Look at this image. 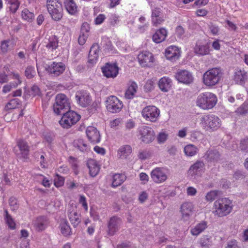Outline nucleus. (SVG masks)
I'll use <instances>...</instances> for the list:
<instances>
[{
	"label": "nucleus",
	"mask_w": 248,
	"mask_h": 248,
	"mask_svg": "<svg viewBox=\"0 0 248 248\" xmlns=\"http://www.w3.org/2000/svg\"><path fill=\"white\" fill-rule=\"evenodd\" d=\"M233 204L228 198H221L214 203L213 213L215 216L223 217L229 215L232 211Z\"/></svg>",
	"instance_id": "obj_1"
},
{
	"label": "nucleus",
	"mask_w": 248,
	"mask_h": 248,
	"mask_svg": "<svg viewBox=\"0 0 248 248\" xmlns=\"http://www.w3.org/2000/svg\"><path fill=\"white\" fill-rule=\"evenodd\" d=\"M199 124L206 130L215 131L221 127L222 122L214 114H205L200 116Z\"/></svg>",
	"instance_id": "obj_2"
},
{
	"label": "nucleus",
	"mask_w": 248,
	"mask_h": 248,
	"mask_svg": "<svg viewBox=\"0 0 248 248\" xmlns=\"http://www.w3.org/2000/svg\"><path fill=\"white\" fill-rule=\"evenodd\" d=\"M217 101V96L210 92H205L200 93L197 97L196 106L203 110L212 108L216 105Z\"/></svg>",
	"instance_id": "obj_3"
},
{
	"label": "nucleus",
	"mask_w": 248,
	"mask_h": 248,
	"mask_svg": "<svg viewBox=\"0 0 248 248\" xmlns=\"http://www.w3.org/2000/svg\"><path fill=\"white\" fill-rule=\"evenodd\" d=\"M222 76L219 68L215 67L206 71L202 76V82L208 87H212L218 83Z\"/></svg>",
	"instance_id": "obj_4"
},
{
	"label": "nucleus",
	"mask_w": 248,
	"mask_h": 248,
	"mask_svg": "<svg viewBox=\"0 0 248 248\" xmlns=\"http://www.w3.org/2000/svg\"><path fill=\"white\" fill-rule=\"evenodd\" d=\"M205 172V164L202 161L198 160L192 164L187 171V176L192 180L198 181Z\"/></svg>",
	"instance_id": "obj_5"
},
{
	"label": "nucleus",
	"mask_w": 248,
	"mask_h": 248,
	"mask_svg": "<svg viewBox=\"0 0 248 248\" xmlns=\"http://www.w3.org/2000/svg\"><path fill=\"white\" fill-rule=\"evenodd\" d=\"M59 121L60 125L64 128H69L76 124L80 119V115L73 110H67L62 113Z\"/></svg>",
	"instance_id": "obj_6"
},
{
	"label": "nucleus",
	"mask_w": 248,
	"mask_h": 248,
	"mask_svg": "<svg viewBox=\"0 0 248 248\" xmlns=\"http://www.w3.org/2000/svg\"><path fill=\"white\" fill-rule=\"evenodd\" d=\"M70 108V102L66 96L62 93L58 94L56 97V102L53 105V110L57 114H61Z\"/></svg>",
	"instance_id": "obj_7"
},
{
	"label": "nucleus",
	"mask_w": 248,
	"mask_h": 248,
	"mask_svg": "<svg viewBox=\"0 0 248 248\" xmlns=\"http://www.w3.org/2000/svg\"><path fill=\"white\" fill-rule=\"evenodd\" d=\"M137 136L141 142L150 143L155 140V132L150 126L142 125L138 128Z\"/></svg>",
	"instance_id": "obj_8"
},
{
	"label": "nucleus",
	"mask_w": 248,
	"mask_h": 248,
	"mask_svg": "<svg viewBox=\"0 0 248 248\" xmlns=\"http://www.w3.org/2000/svg\"><path fill=\"white\" fill-rule=\"evenodd\" d=\"M169 170L164 167H156L150 173L152 181L155 184H159L165 182L168 178Z\"/></svg>",
	"instance_id": "obj_9"
},
{
	"label": "nucleus",
	"mask_w": 248,
	"mask_h": 248,
	"mask_svg": "<svg viewBox=\"0 0 248 248\" xmlns=\"http://www.w3.org/2000/svg\"><path fill=\"white\" fill-rule=\"evenodd\" d=\"M160 115V110L154 106H148L144 107L141 111L142 117L147 121L155 122Z\"/></svg>",
	"instance_id": "obj_10"
},
{
	"label": "nucleus",
	"mask_w": 248,
	"mask_h": 248,
	"mask_svg": "<svg viewBox=\"0 0 248 248\" xmlns=\"http://www.w3.org/2000/svg\"><path fill=\"white\" fill-rule=\"evenodd\" d=\"M107 110L111 113L120 112L123 107V103L118 98L114 95L108 96L106 101Z\"/></svg>",
	"instance_id": "obj_11"
},
{
	"label": "nucleus",
	"mask_w": 248,
	"mask_h": 248,
	"mask_svg": "<svg viewBox=\"0 0 248 248\" xmlns=\"http://www.w3.org/2000/svg\"><path fill=\"white\" fill-rule=\"evenodd\" d=\"M137 59L140 65L142 67H151L154 65L155 59L154 55L148 51L140 52Z\"/></svg>",
	"instance_id": "obj_12"
},
{
	"label": "nucleus",
	"mask_w": 248,
	"mask_h": 248,
	"mask_svg": "<svg viewBox=\"0 0 248 248\" xmlns=\"http://www.w3.org/2000/svg\"><path fill=\"white\" fill-rule=\"evenodd\" d=\"M65 69V64L61 62H52L45 67L48 74L53 77L59 76L63 73Z\"/></svg>",
	"instance_id": "obj_13"
},
{
	"label": "nucleus",
	"mask_w": 248,
	"mask_h": 248,
	"mask_svg": "<svg viewBox=\"0 0 248 248\" xmlns=\"http://www.w3.org/2000/svg\"><path fill=\"white\" fill-rule=\"evenodd\" d=\"M76 99L78 104L82 107H86L92 102V97L90 93L86 91H79L76 93Z\"/></svg>",
	"instance_id": "obj_14"
},
{
	"label": "nucleus",
	"mask_w": 248,
	"mask_h": 248,
	"mask_svg": "<svg viewBox=\"0 0 248 248\" xmlns=\"http://www.w3.org/2000/svg\"><path fill=\"white\" fill-rule=\"evenodd\" d=\"M119 67L115 63H107L102 68V71L104 76L107 78H114L119 73Z\"/></svg>",
	"instance_id": "obj_15"
},
{
	"label": "nucleus",
	"mask_w": 248,
	"mask_h": 248,
	"mask_svg": "<svg viewBox=\"0 0 248 248\" xmlns=\"http://www.w3.org/2000/svg\"><path fill=\"white\" fill-rule=\"evenodd\" d=\"M165 56L167 60L175 62L181 55L180 48L175 46H170L165 49Z\"/></svg>",
	"instance_id": "obj_16"
},
{
	"label": "nucleus",
	"mask_w": 248,
	"mask_h": 248,
	"mask_svg": "<svg viewBox=\"0 0 248 248\" xmlns=\"http://www.w3.org/2000/svg\"><path fill=\"white\" fill-rule=\"evenodd\" d=\"M10 75L11 76V78L15 79L16 81L13 82H10L9 84H6L3 87L2 91L4 93H9L12 89L16 88L22 83L20 76L18 73L11 72Z\"/></svg>",
	"instance_id": "obj_17"
},
{
	"label": "nucleus",
	"mask_w": 248,
	"mask_h": 248,
	"mask_svg": "<svg viewBox=\"0 0 248 248\" xmlns=\"http://www.w3.org/2000/svg\"><path fill=\"white\" fill-rule=\"evenodd\" d=\"M175 78L179 82L185 84H189L193 81L194 78L192 74L187 70H181L178 72Z\"/></svg>",
	"instance_id": "obj_18"
},
{
	"label": "nucleus",
	"mask_w": 248,
	"mask_h": 248,
	"mask_svg": "<svg viewBox=\"0 0 248 248\" xmlns=\"http://www.w3.org/2000/svg\"><path fill=\"white\" fill-rule=\"evenodd\" d=\"M121 224L122 220L119 217L115 216L111 217L108 225V234L110 235H113L118 231Z\"/></svg>",
	"instance_id": "obj_19"
},
{
	"label": "nucleus",
	"mask_w": 248,
	"mask_h": 248,
	"mask_svg": "<svg viewBox=\"0 0 248 248\" xmlns=\"http://www.w3.org/2000/svg\"><path fill=\"white\" fill-rule=\"evenodd\" d=\"M194 205L191 202H185L181 206V213L182 218L185 221L189 219L193 213Z\"/></svg>",
	"instance_id": "obj_20"
},
{
	"label": "nucleus",
	"mask_w": 248,
	"mask_h": 248,
	"mask_svg": "<svg viewBox=\"0 0 248 248\" xmlns=\"http://www.w3.org/2000/svg\"><path fill=\"white\" fill-rule=\"evenodd\" d=\"M49 223L48 219L45 216H40L34 219L32 222V225L37 231L44 230Z\"/></svg>",
	"instance_id": "obj_21"
},
{
	"label": "nucleus",
	"mask_w": 248,
	"mask_h": 248,
	"mask_svg": "<svg viewBox=\"0 0 248 248\" xmlns=\"http://www.w3.org/2000/svg\"><path fill=\"white\" fill-rule=\"evenodd\" d=\"M68 217L70 221L74 227L77 226L81 221L80 215L77 211L75 205L72 206L68 210Z\"/></svg>",
	"instance_id": "obj_22"
},
{
	"label": "nucleus",
	"mask_w": 248,
	"mask_h": 248,
	"mask_svg": "<svg viewBox=\"0 0 248 248\" xmlns=\"http://www.w3.org/2000/svg\"><path fill=\"white\" fill-rule=\"evenodd\" d=\"M86 135L89 140L93 143L100 141V135L97 129L93 126H89L86 130Z\"/></svg>",
	"instance_id": "obj_23"
},
{
	"label": "nucleus",
	"mask_w": 248,
	"mask_h": 248,
	"mask_svg": "<svg viewBox=\"0 0 248 248\" xmlns=\"http://www.w3.org/2000/svg\"><path fill=\"white\" fill-rule=\"evenodd\" d=\"M211 50L209 44L197 42L194 48V52L199 56H204L209 54Z\"/></svg>",
	"instance_id": "obj_24"
},
{
	"label": "nucleus",
	"mask_w": 248,
	"mask_h": 248,
	"mask_svg": "<svg viewBox=\"0 0 248 248\" xmlns=\"http://www.w3.org/2000/svg\"><path fill=\"white\" fill-rule=\"evenodd\" d=\"M99 45L97 44H93L91 47L88 62L93 65L97 62L99 56Z\"/></svg>",
	"instance_id": "obj_25"
},
{
	"label": "nucleus",
	"mask_w": 248,
	"mask_h": 248,
	"mask_svg": "<svg viewBox=\"0 0 248 248\" xmlns=\"http://www.w3.org/2000/svg\"><path fill=\"white\" fill-rule=\"evenodd\" d=\"M138 88V85L135 82L130 81L124 93L125 98L127 99H133L136 96Z\"/></svg>",
	"instance_id": "obj_26"
},
{
	"label": "nucleus",
	"mask_w": 248,
	"mask_h": 248,
	"mask_svg": "<svg viewBox=\"0 0 248 248\" xmlns=\"http://www.w3.org/2000/svg\"><path fill=\"white\" fill-rule=\"evenodd\" d=\"M172 86V80L168 77L161 78L158 81L159 89L164 92H168Z\"/></svg>",
	"instance_id": "obj_27"
},
{
	"label": "nucleus",
	"mask_w": 248,
	"mask_h": 248,
	"mask_svg": "<svg viewBox=\"0 0 248 248\" xmlns=\"http://www.w3.org/2000/svg\"><path fill=\"white\" fill-rule=\"evenodd\" d=\"M207 228L206 221H202L196 224L190 230V233L193 236H198Z\"/></svg>",
	"instance_id": "obj_28"
},
{
	"label": "nucleus",
	"mask_w": 248,
	"mask_h": 248,
	"mask_svg": "<svg viewBox=\"0 0 248 248\" xmlns=\"http://www.w3.org/2000/svg\"><path fill=\"white\" fill-rule=\"evenodd\" d=\"M64 5L67 12L75 15L78 12V6L74 0H64Z\"/></svg>",
	"instance_id": "obj_29"
},
{
	"label": "nucleus",
	"mask_w": 248,
	"mask_h": 248,
	"mask_svg": "<svg viewBox=\"0 0 248 248\" xmlns=\"http://www.w3.org/2000/svg\"><path fill=\"white\" fill-rule=\"evenodd\" d=\"M167 35V31L164 28L157 30L153 36V40L156 43H159L164 41Z\"/></svg>",
	"instance_id": "obj_30"
},
{
	"label": "nucleus",
	"mask_w": 248,
	"mask_h": 248,
	"mask_svg": "<svg viewBox=\"0 0 248 248\" xmlns=\"http://www.w3.org/2000/svg\"><path fill=\"white\" fill-rule=\"evenodd\" d=\"M132 147L128 145L122 146L118 151V155L122 159L127 158L132 153Z\"/></svg>",
	"instance_id": "obj_31"
},
{
	"label": "nucleus",
	"mask_w": 248,
	"mask_h": 248,
	"mask_svg": "<svg viewBox=\"0 0 248 248\" xmlns=\"http://www.w3.org/2000/svg\"><path fill=\"white\" fill-rule=\"evenodd\" d=\"M14 46L13 41L10 39L5 40L1 42L0 45V52L3 54L7 53Z\"/></svg>",
	"instance_id": "obj_32"
},
{
	"label": "nucleus",
	"mask_w": 248,
	"mask_h": 248,
	"mask_svg": "<svg viewBox=\"0 0 248 248\" xmlns=\"http://www.w3.org/2000/svg\"><path fill=\"white\" fill-rule=\"evenodd\" d=\"M87 164L91 176L92 177L95 176L98 174L100 170L97 162L93 159H89L88 161Z\"/></svg>",
	"instance_id": "obj_33"
},
{
	"label": "nucleus",
	"mask_w": 248,
	"mask_h": 248,
	"mask_svg": "<svg viewBox=\"0 0 248 248\" xmlns=\"http://www.w3.org/2000/svg\"><path fill=\"white\" fill-rule=\"evenodd\" d=\"M17 146L20 150V154L23 157H26L29 154V148L27 142L22 140L17 141ZM19 154V153H17Z\"/></svg>",
	"instance_id": "obj_34"
},
{
	"label": "nucleus",
	"mask_w": 248,
	"mask_h": 248,
	"mask_svg": "<svg viewBox=\"0 0 248 248\" xmlns=\"http://www.w3.org/2000/svg\"><path fill=\"white\" fill-rule=\"evenodd\" d=\"M220 155L216 150L207 151L205 155V157L208 162L215 163L219 159Z\"/></svg>",
	"instance_id": "obj_35"
},
{
	"label": "nucleus",
	"mask_w": 248,
	"mask_h": 248,
	"mask_svg": "<svg viewBox=\"0 0 248 248\" xmlns=\"http://www.w3.org/2000/svg\"><path fill=\"white\" fill-rule=\"evenodd\" d=\"M49 14L50 15L52 18L55 21H59L62 17V7L56 9H50L47 10Z\"/></svg>",
	"instance_id": "obj_36"
},
{
	"label": "nucleus",
	"mask_w": 248,
	"mask_h": 248,
	"mask_svg": "<svg viewBox=\"0 0 248 248\" xmlns=\"http://www.w3.org/2000/svg\"><path fill=\"white\" fill-rule=\"evenodd\" d=\"M74 146L82 152H86L90 150L89 146L82 139H78L75 140Z\"/></svg>",
	"instance_id": "obj_37"
},
{
	"label": "nucleus",
	"mask_w": 248,
	"mask_h": 248,
	"mask_svg": "<svg viewBox=\"0 0 248 248\" xmlns=\"http://www.w3.org/2000/svg\"><path fill=\"white\" fill-rule=\"evenodd\" d=\"M61 233L65 236L71 234V229L67 221L65 219L62 220L60 224Z\"/></svg>",
	"instance_id": "obj_38"
},
{
	"label": "nucleus",
	"mask_w": 248,
	"mask_h": 248,
	"mask_svg": "<svg viewBox=\"0 0 248 248\" xmlns=\"http://www.w3.org/2000/svg\"><path fill=\"white\" fill-rule=\"evenodd\" d=\"M21 16L23 20L29 23L32 22L35 17L34 13L30 11L27 8H25L22 11Z\"/></svg>",
	"instance_id": "obj_39"
},
{
	"label": "nucleus",
	"mask_w": 248,
	"mask_h": 248,
	"mask_svg": "<svg viewBox=\"0 0 248 248\" xmlns=\"http://www.w3.org/2000/svg\"><path fill=\"white\" fill-rule=\"evenodd\" d=\"M126 180V176L123 174H115L113 176L112 186L116 187L120 186Z\"/></svg>",
	"instance_id": "obj_40"
},
{
	"label": "nucleus",
	"mask_w": 248,
	"mask_h": 248,
	"mask_svg": "<svg viewBox=\"0 0 248 248\" xmlns=\"http://www.w3.org/2000/svg\"><path fill=\"white\" fill-rule=\"evenodd\" d=\"M4 218L5 222L9 228L11 230H14L16 229V222L11 216L9 214L8 211L6 209L4 210Z\"/></svg>",
	"instance_id": "obj_41"
},
{
	"label": "nucleus",
	"mask_w": 248,
	"mask_h": 248,
	"mask_svg": "<svg viewBox=\"0 0 248 248\" xmlns=\"http://www.w3.org/2000/svg\"><path fill=\"white\" fill-rule=\"evenodd\" d=\"M184 151L186 156H193L197 154L198 149L196 146L190 144L185 147Z\"/></svg>",
	"instance_id": "obj_42"
},
{
	"label": "nucleus",
	"mask_w": 248,
	"mask_h": 248,
	"mask_svg": "<svg viewBox=\"0 0 248 248\" xmlns=\"http://www.w3.org/2000/svg\"><path fill=\"white\" fill-rule=\"evenodd\" d=\"M58 46V40L55 36L49 37L48 40V43L46 45V47L49 50L53 51L56 49Z\"/></svg>",
	"instance_id": "obj_43"
},
{
	"label": "nucleus",
	"mask_w": 248,
	"mask_h": 248,
	"mask_svg": "<svg viewBox=\"0 0 248 248\" xmlns=\"http://www.w3.org/2000/svg\"><path fill=\"white\" fill-rule=\"evenodd\" d=\"M247 77V73L244 71H239L235 73L234 80L239 84H243Z\"/></svg>",
	"instance_id": "obj_44"
},
{
	"label": "nucleus",
	"mask_w": 248,
	"mask_h": 248,
	"mask_svg": "<svg viewBox=\"0 0 248 248\" xmlns=\"http://www.w3.org/2000/svg\"><path fill=\"white\" fill-rule=\"evenodd\" d=\"M7 4L9 5V8L13 13H15L19 8L20 3L18 0H5Z\"/></svg>",
	"instance_id": "obj_45"
},
{
	"label": "nucleus",
	"mask_w": 248,
	"mask_h": 248,
	"mask_svg": "<svg viewBox=\"0 0 248 248\" xmlns=\"http://www.w3.org/2000/svg\"><path fill=\"white\" fill-rule=\"evenodd\" d=\"M46 6L47 10L50 9H56L62 8V4L58 0H47Z\"/></svg>",
	"instance_id": "obj_46"
},
{
	"label": "nucleus",
	"mask_w": 248,
	"mask_h": 248,
	"mask_svg": "<svg viewBox=\"0 0 248 248\" xmlns=\"http://www.w3.org/2000/svg\"><path fill=\"white\" fill-rule=\"evenodd\" d=\"M19 105V101L17 99L11 100L5 106V109L6 110L16 108Z\"/></svg>",
	"instance_id": "obj_47"
},
{
	"label": "nucleus",
	"mask_w": 248,
	"mask_h": 248,
	"mask_svg": "<svg viewBox=\"0 0 248 248\" xmlns=\"http://www.w3.org/2000/svg\"><path fill=\"white\" fill-rule=\"evenodd\" d=\"M219 193L218 190H211L206 194L205 200L207 202H211L215 200Z\"/></svg>",
	"instance_id": "obj_48"
},
{
	"label": "nucleus",
	"mask_w": 248,
	"mask_h": 248,
	"mask_svg": "<svg viewBox=\"0 0 248 248\" xmlns=\"http://www.w3.org/2000/svg\"><path fill=\"white\" fill-rule=\"evenodd\" d=\"M235 112L240 115H244L248 113V102H245L240 107L237 108Z\"/></svg>",
	"instance_id": "obj_49"
},
{
	"label": "nucleus",
	"mask_w": 248,
	"mask_h": 248,
	"mask_svg": "<svg viewBox=\"0 0 248 248\" xmlns=\"http://www.w3.org/2000/svg\"><path fill=\"white\" fill-rule=\"evenodd\" d=\"M168 134L165 132H160L157 137V140L159 143H164L168 139Z\"/></svg>",
	"instance_id": "obj_50"
},
{
	"label": "nucleus",
	"mask_w": 248,
	"mask_h": 248,
	"mask_svg": "<svg viewBox=\"0 0 248 248\" xmlns=\"http://www.w3.org/2000/svg\"><path fill=\"white\" fill-rule=\"evenodd\" d=\"M64 179L58 174L56 175L54 178V185L56 187H61L64 184Z\"/></svg>",
	"instance_id": "obj_51"
},
{
	"label": "nucleus",
	"mask_w": 248,
	"mask_h": 248,
	"mask_svg": "<svg viewBox=\"0 0 248 248\" xmlns=\"http://www.w3.org/2000/svg\"><path fill=\"white\" fill-rule=\"evenodd\" d=\"M119 16L116 14H112L108 19V22L110 25L114 26L119 23Z\"/></svg>",
	"instance_id": "obj_52"
},
{
	"label": "nucleus",
	"mask_w": 248,
	"mask_h": 248,
	"mask_svg": "<svg viewBox=\"0 0 248 248\" xmlns=\"http://www.w3.org/2000/svg\"><path fill=\"white\" fill-rule=\"evenodd\" d=\"M25 76L28 78H32L35 74L34 68L31 66L28 67L25 70Z\"/></svg>",
	"instance_id": "obj_53"
},
{
	"label": "nucleus",
	"mask_w": 248,
	"mask_h": 248,
	"mask_svg": "<svg viewBox=\"0 0 248 248\" xmlns=\"http://www.w3.org/2000/svg\"><path fill=\"white\" fill-rule=\"evenodd\" d=\"M164 20L165 19L163 16H159L155 18H153L152 19V23L153 25L156 26L161 24Z\"/></svg>",
	"instance_id": "obj_54"
},
{
	"label": "nucleus",
	"mask_w": 248,
	"mask_h": 248,
	"mask_svg": "<svg viewBox=\"0 0 248 248\" xmlns=\"http://www.w3.org/2000/svg\"><path fill=\"white\" fill-rule=\"evenodd\" d=\"M88 36L89 34L87 32H80V34L78 37V43L80 45H84L85 43Z\"/></svg>",
	"instance_id": "obj_55"
},
{
	"label": "nucleus",
	"mask_w": 248,
	"mask_h": 248,
	"mask_svg": "<svg viewBox=\"0 0 248 248\" xmlns=\"http://www.w3.org/2000/svg\"><path fill=\"white\" fill-rule=\"evenodd\" d=\"M150 154L147 150H142L139 152L138 157L141 160H145L150 157Z\"/></svg>",
	"instance_id": "obj_56"
},
{
	"label": "nucleus",
	"mask_w": 248,
	"mask_h": 248,
	"mask_svg": "<svg viewBox=\"0 0 248 248\" xmlns=\"http://www.w3.org/2000/svg\"><path fill=\"white\" fill-rule=\"evenodd\" d=\"M69 162L71 164L72 166L75 173L77 174V168H78V161L77 159L72 156H70L68 159Z\"/></svg>",
	"instance_id": "obj_57"
},
{
	"label": "nucleus",
	"mask_w": 248,
	"mask_h": 248,
	"mask_svg": "<svg viewBox=\"0 0 248 248\" xmlns=\"http://www.w3.org/2000/svg\"><path fill=\"white\" fill-rule=\"evenodd\" d=\"M101 45L106 49H110L112 46V44L109 38L108 37H103L101 42Z\"/></svg>",
	"instance_id": "obj_58"
},
{
	"label": "nucleus",
	"mask_w": 248,
	"mask_h": 248,
	"mask_svg": "<svg viewBox=\"0 0 248 248\" xmlns=\"http://www.w3.org/2000/svg\"><path fill=\"white\" fill-rule=\"evenodd\" d=\"M106 18V16L104 14H99L94 19V23L95 25L101 24Z\"/></svg>",
	"instance_id": "obj_59"
},
{
	"label": "nucleus",
	"mask_w": 248,
	"mask_h": 248,
	"mask_svg": "<svg viewBox=\"0 0 248 248\" xmlns=\"http://www.w3.org/2000/svg\"><path fill=\"white\" fill-rule=\"evenodd\" d=\"M209 29L213 35H217L218 34L219 28L218 26L211 24L209 25Z\"/></svg>",
	"instance_id": "obj_60"
},
{
	"label": "nucleus",
	"mask_w": 248,
	"mask_h": 248,
	"mask_svg": "<svg viewBox=\"0 0 248 248\" xmlns=\"http://www.w3.org/2000/svg\"><path fill=\"white\" fill-rule=\"evenodd\" d=\"M200 244L202 247H207L210 245V239L207 236H203L200 240Z\"/></svg>",
	"instance_id": "obj_61"
},
{
	"label": "nucleus",
	"mask_w": 248,
	"mask_h": 248,
	"mask_svg": "<svg viewBox=\"0 0 248 248\" xmlns=\"http://www.w3.org/2000/svg\"><path fill=\"white\" fill-rule=\"evenodd\" d=\"M122 119L121 118H116L111 120L109 122V125L112 128H116L121 123Z\"/></svg>",
	"instance_id": "obj_62"
},
{
	"label": "nucleus",
	"mask_w": 248,
	"mask_h": 248,
	"mask_svg": "<svg viewBox=\"0 0 248 248\" xmlns=\"http://www.w3.org/2000/svg\"><path fill=\"white\" fill-rule=\"evenodd\" d=\"M135 126L136 123L132 119L127 120L125 123V127L126 129L130 130L134 128Z\"/></svg>",
	"instance_id": "obj_63"
},
{
	"label": "nucleus",
	"mask_w": 248,
	"mask_h": 248,
	"mask_svg": "<svg viewBox=\"0 0 248 248\" xmlns=\"http://www.w3.org/2000/svg\"><path fill=\"white\" fill-rule=\"evenodd\" d=\"M225 248H240L238 246L237 242L235 240L229 241Z\"/></svg>",
	"instance_id": "obj_64"
}]
</instances>
